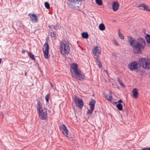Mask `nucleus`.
Returning <instances> with one entry per match:
<instances>
[{
    "instance_id": "obj_19",
    "label": "nucleus",
    "mask_w": 150,
    "mask_h": 150,
    "mask_svg": "<svg viewBox=\"0 0 150 150\" xmlns=\"http://www.w3.org/2000/svg\"><path fill=\"white\" fill-rule=\"evenodd\" d=\"M116 107L120 110H121L122 109V105L120 103H118L116 105Z\"/></svg>"
},
{
    "instance_id": "obj_1",
    "label": "nucleus",
    "mask_w": 150,
    "mask_h": 150,
    "mask_svg": "<svg viewBox=\"0 0 150 150\" xmlns=\"http://www.w3.org/2000/svg\"><path fill=\"white\" fill-rule=\"evenodd\" d=\"M128 40L131 47L133 48V51L135 53H140L141 49L144 48L146 42L144 39L139 38L137 41L131 37H128Z\"/></svg>"
},
{
    "instance_id": "obj_16",
    "label": "nucleus",
    "mask_w": 150,
    "mask_h": 150,
    "mask_svg": "<svg viewBox=\"0 0 150 150\" xmlns=\"http://www.w3.org/2000/svg\"><path fill=\"white\" fill-rule=\"evenodd\" d=\"M105 97L107 100L109 101H111L112 99V97L111 95H108V94L105 95Z\"/></svg>"
},
{
    "instance_id": "obj_40",
    "label": "nucleus",
    "mask_w": 150,
    "mask_h": 150,
    "mask_svg": "<svg viewBox=\"0 0 150 150\" xmlns=\"http://www.w3.org/2000/svg\"><path fill=\"white\" fill-rule=\"evenodd\" d=\"M115 45H117V46H118V45H118V43H115Z\"/></svg>"
},
{
    "instance_id": "obj_36",
    "label": "nucleus",
    "mask_w": 150,
    "mask_h": 150,
    "mask_svg": "<svg viewBox=\"0 0 150 150\" xmlns=\"http://www.w3.org/2000/svg\"><path fill=\"white\" fill-rule=\"evenodd\" d=\"M117 81H118V82H119V83L120 82H121V81L120 80V79L118 77V78H117Z\"/></svg>"
},
{
    "instance_id": "obj_5",
    "label": "nucleus",
    "mask_w": 150,
    "mask_h": 150,
    "mask_svg": "<svg viewBox=\"0 0 150 150\" xmlns=\"http://www.w3.org/2000/svg\"><path fill=\"white\" fill-rule=\"evenodd\" d=\"M85 0H67V2L69 6L71 8H74L76 5L79 4V2L81 3Z\"/></svg>"
},
{
    "instance_id": "obj_35",
    "label": "nucleus",
    "mask_w": 150,
    "mask_h": 150,
    "mask_svg": "<svg viewBox=\"0 0 150 150\" xmlns=\"http://www.w3.org/2000/svg\"><path fill=\"white\" fill-rule=\"evenodd\" d=\"M50 85H51V87L52 88H53V85H52V83L51 82V81H50Z\"/></svg>"
},
{
    "instance_id": "obj_17",
    "label": "nucleus",
    "mask_w": 150,
    "mask_h": 150,
    "mask_svg": "<svg viewBox=\"0 0 150 150\" xmlns=\"http://www.w3.org/2000/svg\"><path fill=\"white\" fill-rule=\"evenodd\" d=\"M82 36L83 38L87 39L88 38V35L87 33L83 32L82 34Z\"/></svg>"
},
{
    "instance_id": "obj_33",
    "label": "nucleus",
    "mask_w": 150,
    "mask_h": 150,
    "mask_svg": "<svg viewBox=\"0 0 150 150\" xmlns=\"http://www.w3.org/2000/svg\"><path fill=\"white\" fill-rule=\"evenodd\" d=\"M142 150H150V147L149 148H145L142 149Z\"/></svg>"
},
{
    "instance_id": "obj_31",
    "label": "nucleus",
    "mask_w": 150,
    "mask_h": 150,
    "mask_svg": "<svg viewBox=\"0 0 150 150\" xmlns=\"http://www.w3.org/2000/svg\"><path fill=\"white\" fill-rule=\"evenodd\" d=\"M98 65L100 68H101L102 67V64L100 62L98 63Z\"/></svg>"
},
{
    "instance_id": "obj_4",
    "label": "nucleus",
    "mask_w": 150,
    "mask_h": 150,
    "mask_svg": "<svg viewBox=\"0 0 150 150\" xmlns=\"http://www.w3.org/2000/svg\"><path fill=\"white\" fill-rule=\"evenodd\" d=\"M139 62L141 66L145 69H150V59L147 58H142L140 59Z\"/></svg>"
},
{
    "instance_id": "obj_15",
    "label": "nucleus",
    "mask_w": 150,
    "mask_h": 150,
    "mask_svg": "<svg viewBox=\"0 0 150 150\" xmlns=\"http://www.w3.org/2000/svg\"><path fill=\"white\" fill-rule=\"evenodd\" d=\"M132 92L134 97L135 98H137L138 96V94L137 89L136 88H134L132 90Z\"/></svg>"
},
{
    "instance_id": "obj_38",
    "label": "nucleus",
    "mask_w": 150,
    "mask_h": 150,
    "mask_svg": "<svg viewBox=\"0 0 150 150\" xmlns=\"http://www.w3.org/2000/svg\"><path fill=\"white\" fill-rule=\"evenodd\" d=\"M25 50H22V53H24V52H25Z\"/></svg>"
},
{
    "instance_id": "obj_34",
    "label": "nucleus",
    "mask_w": 150,
    "mask_h": 150,
    "mask_svg": "<svg viewBox=\"0 0 150 150\" xmlns=\"http://www.w3.org/2000/svg\"><path fill=\"white\" fill-rule=\"evenodd\" d=\"M122 100L121 99H120V100H119L118 102H117V103H122Z\"/></svg>"
},
{
    "instance_id": "obj_20",
    "label": "nucleus",
    "mask_w": 150,
    "mask_h": 150,
    "mask_svg": "<svg viewBox=\"0 0 150 150\" xmlns=\"http://www.w3.org/2000/svg\"><path fill=\"white\" fill-rule=\"evenodd\" d=\"M99 28L100 30H104L105 28V25L102 23L100 24Z\"/></svg>"
},
{
    "instance_id": "obj_30",
    "label": "nucleus",
    "mask_w": 150,
    "mask_h": 150,
    "mask_svg": "<svg viewBox=\"0 0 150 150\" xmlns=\"http://www.w3.org/2000/svg\"><path fill=\"white\" fill-rule=\"evenodd\" d=\"M146 10L147 11H150V9H149L148 6L145 5L144 8V10Z\"/></svg>"
},
{
    "instance_id": "obj_6",
    "label": "nucleus",
    "mask_w": 150,
    "mask_h": 150,
    "mask_svg": "<svg viewBox=\"0 0 150 150\" xmlns=\"http://www.w3.org/2000/svg\"><path fill=\"white\" fill-rule=\"evenodd\" d=\"M38 111L40 118L42 120L46 119L47 115L46 109L44 108H42Z\"/></svg>"
},
{
    "instance_id": "obj_29",
    "label": "nucleus",
    "mask_w": 150,
    "mask_h": 150,
    "mask_svg": "<svg viewBox=\"0 0 150 150\" xmlns=\"http://www.w3.org/2000/svg\"><path fill=\"white\" fill-rule=\"evenodd\" d=\"M95 56V58H96V61L97 63H98L99 62H100V60L98 58L99 57V56Z\"/></svg>"
},
{
    "instance_id": "obj_27",
    "label": "nucleus",
    "mask_w": 150,
    "mask_h": 150,
    "mask_svg": "<svg viewBox=\"0 0 150 150\" xmlns=\"http://www.w3.org/2000/svg\"><path fill=\"white\" fill-rule=\"evenodd\" d=\"M144 4H142L139 6L138 7H140V9H141L144 10Z\"/></svg>"
},
{
    "instance_id": "obj_12",
    "label": "nucleus",
    "mask_w": 150,
    "mask_h": 150,
    "mask_svg": "<svg viewBox=\"0 0 150 150\" xmlns=\"http://www.w3.org/2000/svg\"><path fill=\"white\" fill-rule=\"evenodd\" d=\"M96 101L93 99H91L89 102V105L91 109V112L93 111L95 106V103Z\"/></svg>"
},
{
    "instance_id": "obj_39",
    "label": "nucleus",
    "mask_w": 150,
    "mask_h": 150,
    "mask_svg": "<svg viewBox=\"0 0 150 150\" xmlns=\"http://www.w3.org/2000/svg\"><path fill=\"white\" fill-rule=\"evenodd\" d=\"M25 75L26 76V72L25 71Z\"/></svg>"
},
{
    "instance_id": "obj_10",
    "label": "nucleus",
    "mask_w": 150,
    "mask_h": 150,
    "mask_svg": "<svg viewBox=\"0 0 150 150\" xmlns=\"http://www.w3.org/2000/svg\"><path fill=\"white\" fill-rule=\"evenodd\" d=\"M93 52L94 56H98L101 53L100 48L97 46H95L93 50Z\"/></svg>"
},
{
    "instance_id": "obj_28",
    "label": "nucleus",
    "mask_w": 150,
    "mask_h": 150,
    "mask_svg": "<svg viewBox=\"0 0 150 150\" xmlns=\"http://www.w3.org/2000/svg\"><path fill=\"white\" fill-rule=\"evenodd\" d=\"M49 96L50 94H48L45 97L46 100V101L47 102H49Z\"/></svg>"
},
{
    "instance_id": "obj_11",
    "label": "nucleus",
    "mask_w": 150,
    "mask_h": 150,
    "mask_svg": "<svg viewBox=\"0 0 150 150\" xmlns=\"http://www.w3.org/2000/svg\"><path fill=\"white\" fill-rule=\"evenodd\" d=\"M61 128L62 129V134L66 137H68V131L67 127L64 124H62L61 126Z\"/></svg>"
},
{
    "instance_id": "obj_13",
    "label": "nucleus",
    "mask_w": 150,
    "mask_h": 150,
    "mask_svg": "<svg viewBox=\"0 0 150 150\" xmlns=\"http://www.w3.org/2000/svg\"><path fill=\"white\" fill-rule=\"evenodd\" d=\"M112 8L114 11H116L118 8L119 4L117 1H114L112 4Z\"/></svg>"
},
{
    "instance_id": "obj_8",
    "label": "nucleus",
    "mask_w": 150,
    "mask_h": 150,
    "mask_svg": "<svg viewBox=\"0 0 150 150\" xmlns=\"http://www.w3.org/2000/svg\"><path fill=\"white\" fill-rule=\"evenodd\" d=\"M49 46L48 43L46 42L43 45L42 48L44 55L45 59H47L48 57V54L49 53Z\"/></svg>"
},
{
    "instance_id": "obj_14",
    "label": "nucleus",
    "mask_w": 150,
    "mask_h": 150,
    "mask_svg": "<svg viewBox=\"0 0 150 150\" xmlns=\"http://www.w3.org/2000/svg\"><path fill=\"white\" fill-rule=\"evenodd\" d=\"M31 20L34 23L37 22L38 20L37 16L35 14H32L30 17Z\"/></svg>"
},
{
    "instance_id": "obj_23",
    "label": "nucleus",
    "mask_w": 150,
    "mask_h": 150,
    "mask_svg": "<svg viewBox=\"0 0 150 150\" xmlns=\"http://www.w3.org/2000/svg\"><path fill=\"white\" fill-rule=\"evenodd\" d=\"M28 54L30 58H31L32 59L34 60L35 59V58L34 57V55L32 53L28 52Z\"/></svg>"
},
{
    "instance_id": "obj_7",
    "label": "nucleus",
    "mask_w": 150,
    "mask_h": 150,
    "mask_svg": "<svg viewBox=\"0 0 150 150\" xmlns=\"http://www.w3.org/2000/svg\"><path fill=\"white\" fill-rule=\"evenodd\" d=\"M74 100L76 106L78 108H82L83 106V102L82 99L75 96Z\"/></svg>"
},
{
    "instance_id": "obj_9",
    "label": "nucleus",
    "mask_w": 150,
    "mask_h": 150,
    "mask_svg": "<svg viewBox=\"0 0 150 150\" xmlns=\"http://www.w3.org/2000/svg\"><path fill=\"white\" fill-rule=\"evenodd\" d=\"M137 62L136 61H132L128 64V67L131 71L135 70L137 68Z\"/></svg>"
},
{
    "instance_id": "obj_25",
    "label": "nucleus",
    "mask_w": 150,
    "mask_h": 150,
    "mask_svg": "<svg viewBox=\"0 0 150 150\" xmlns=\"http://www.w3.org/2000/svg\"><path fill=\"white\" fill-rule=\"evenodd\" d=\"M44 4H45V6L47 8L49 9L50 8V5L49 3L48 2H45V3Z\"/></svg>"
},
{
    "instance_id": "obj_21",
    "label": "nucleus",
    "mask_w": 150,
    "mask_h": 150,
    "mask_svg": "<svg viewBox=\"0 0 150 150\" xmlns=\"http://www.w3.org/2000/svg\"><path fill=\"white\" fill-rule=\"evenodd\" d=\"M146 39L147 42L148 43L150 44V35L147 34L146 37Z\"/></svg>"
},
{
    "instance_id": "obj_2",
    "label": "nucleus",
    "mask_w": 150,
    "mask_h": 150,
    "mask_svg": "<svg viewBox=\"0 0 150 150\" xmlns=\"http://www.w3.org/2000/svg\"><path fill=\"white\" fill-rule=\"evenodd\" d=\"M71 67L73 70V72L71 71L73 77L79 80H82L84 79V75L80 70L77 69L78 66L76 63H73Z\"/></svg>"
},
{
    "instance_id": "obj_18",
    "label": "nucleus",
    "mask_w": 150,
    "mask_h": 150,
    "mask_svg": "<svg viewBox=\"0 0 150 150\" xmlns=\"http://www.w3.org/2000/svg\"><path fill=\"white\" fill-rule=\"evenodd\" d=\"M40 103L39 101H38V102L37 103V110L38 111L39 110H40L42 108H44L43 107H42L40 105Z\"/></svg>"
},
{
    "instance_id": "obj_26",
    "label": "nucleus",
    "mask_w": 150,
    "mask_h": 150,
    "mask_svg": "<svg viewBox=\"0 0 150 150\" xmlns=\"http://www.w3.org/2000/svg\"><path fill=\"white\" fill-rule=\"evenodd\" d=\"M96 3L99 5H102V1L101 0H96Z\"/></svg>"
},
{
    "instance_id": "obj_24",
    "label": "nucleus",
    "mask_w": 150,
    "mask_h": 150,
    "mask_svg": "<svg viewBox=\"0 0 150 150\" xmlns=\"http://www.w3.org/2000/svg\"><path fill=\"white\" fill-rule=\"evenodd\" d=\"M118 35L119 38L121 39H124V37L123 35H122V34L120 32V30H119L118 32Z\"/></svg>"
},
{
    "instance_id": "obj_3",
    "label": "nucleus",
    "mask_w": 150,
    "mask_h": 150,
    "mask_svg": "<svg viewBox=\"0 0 150 150\" xmlns=\"http://www.w3.org/2000/svg\"><path fill=\"white\" fill-rule=\"evenodd\" d=\"M59 51L63 55H67L69 52L70 46L69 44L64 40H62L59 43Z\"/></svg>"
},
{
    "instance_id": "obj_22",
    "label": "nucleus",
    "mask_w": 150,
    "mask_h": 150,
    "mask_svg": "<svg viewBox=\"0 0 150 150\" xmlns=\"http://www.w3.org/2000/svg\"><path fill=\"white\" fill-rule=\"evenodd\" d=\"M50 35L51 37H54L55 39L57 36V34L55 32H53L52 33H50Z\"/></svg>"
},
{
    "instance_id": "obj_37",
    "label": "nucleus",
    "mask_w": 150,
    "mask_h": 150,
    "mask_svg": "<svg viewBox=\"0 0 150 150\" xmlns=\"http://www.w3.org/2000/svg\"><path fill=\"white\" fill-rule=\"evenodd\" d=\"M120 83V85L122 86H124V84L121 81V82Z\"/></svg>"
},
{
    "instance_id": "obj_32",
    "label": "nucleus",
    "mask_w": 150,
    "mask_h": 150,
    "mask_svg": "<svg viewBox=\"0 0 150 150\" xmlns=\"http://www.w3.org/2000/svg\"><path fill=\"white\" fill-rule=\"evenodd\" d=\"M93 112V111L91 112V109H90V110H88L87 113L88 114H91Z\"/></svg>"
}]
</instances>
